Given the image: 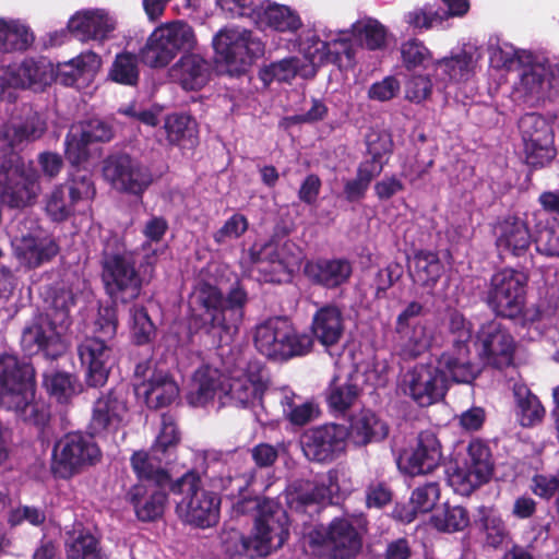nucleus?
Masks as SVG:
<instances>
[{"mask_svg": "<svg viewBox=\"0 0 559 559\" xmlns=\"http://www.w3.org/2000/svg\"><path fill=\"white\" fill-rule=\"evenodd\" d=\"M321 35L323 38L318 33H305L287 39L286 49L299 52L302 59L288 57L274 62L261 73V79L264 82L269 79L289 82L297 75L304 79L311 78L316 74L318 66L329 61L340 67L352 68L355 62V48L347 32L322 31Z\"/></svg>", "mask_w": 559, "mask_h": 559, "instance_id": "obj_1", "label": "nucleus"}, {"mask_svg": "<svg viewBox=\"0 0 559 559\" xmlns=\"http://www.w3.org/2000/svg\"><path fill=\"white\" fill-rule=\"evenodd\" d=\"M39 171L15 153L0 158V202L10 207H24L37 199L41 191L39 179L53 180L63 169L62 157L53 152L37 156Z\"/></svg>", "mask_w": 559, "mask_h": 559, "instance_id": "obj_2", "label": "nucleus"}, {"mask_svg": "<svg viewBox=\"0 0 559 559\" xmlns=\"http://www.w3.org/2000/svg\"><path fill=\"white\" fill-rule=\"evenodd\" d=\"M156 263L157 248L151 245L106 254L103 281L107 293L122 302L138 298L142 287L153 280Z\"/></svg>", "mask_w": 559, "mask_h": 559, "instance_id": "obj_3", "label": "nucleus"}, {"mask_svg": "<svg viewBox=\"0 0 559 559\" xmlns=\"http://www.w3.org/2000/svg\"><path fill=\"white\" fill-rule=\"evenodd\" d=\"M75 304V295L70 288L56 292L51 306L45 313L35 316L23 329L21 346L25 354H43L56 358L63 354L67 344L63 334L70 323V308Z\"/></svg>", "mask_w": 559, "mask_h": 559, "instance_id": "obj_4", "label": "nucleus"}, {"mask_svg": "<svg viewBox=\"0 0 559 559\" xmlns=\"http://www.w3.org/2000/svg\"><path fill=\"white\" fill-rule=\"evenodd\" d=\"M34 370L16 356H0V405L15 412L23 420L44 425L48 413L34 402Z\"/></svg>", "mask_w": 559, "mask_h": 559, "instance_id": "obj_5", "label": "nucleus"}, {"mask_svg": "<svg viewBox=\"0 0 559 559\" xmlns=\"http://www.w3.org/2000/svg\"><path fill=\"white\" fill-rule=\"evenodd\" d=\"M212 46L217 67L230 75L247 71L264 53L262 39L252 29L235 24L222 27Z\"/></svg>", "mask_w": 559, "mask_h": 559, "instance_id": "obj_6", "label": "nucleus"}, {"mask_svg": "<svg viewBox=\"0 0 559 559\" xmlns=\"http://www.w3.org/2000/svg\"><path fill=\"white\" fill-rule=\"evenodd\" d=\"M512 95L515 102L531 104L559 102V66L534 52L523 53Z\"/></svg>", "mask_w": 559, "mask_h": 559, "instance_id": "obj_7", "label": "nucleus"}, {"mask_svg": "<svg viewBox=\"0 0 559 559\" xmlns=\"http://www.w3.org/2000/svg\"><path fill=\"white\" fill-rule=\"evenodd\" d=\"M175 496L176 513L186 523L210 527L217 523L219 497L205 490L201 478L194 472H187L170 485Z\"/></svg>", "mask_w": 559, "mask_h": 559, "instance_id": "obj_8", "label": "nucleus"}, {"mask_svg": "<svg viewBox=\"0 0 559 559\" xmlns=\"http://www.w3.org/2000/svg\"><path fill=\"white\" fill-rule=\"evenodd\" d=\"M253 342L259 353L275 360L305 356L313 345L311 335L298 332L282 317L270 318L258 324Z\"/></svg>", "mask_w": 559, "mask_h": 559, "instance_id": "obj_9", "label": "nucleus"}, {"mask_svg": "<svg viewBox=\"0 0 559 559\" xmlns=\"http://www.w3.org/2000/svg\"><path fill=\"white\" fill-rule=\"evenodd\" d=\"M96 326L97 334L85 337L78 347L81 364L86 369V382L94 388L106 383L114 364L112 338L117 332L115 312L105 309Z\"/></svg>", "mask_w": 559, "mask_h": 559, "instance_id": "obj_10", "label": "nucleus"}, {"mask_svg": "<svg viewBox=\"0 0 559 559\" xmlns=\"http://www.w3.org/2000/svg\"><path fill=\"white\" fill-rule=\"evenodd\" d=\"M258 515L251 536L239 535L236 551L250 558L263 557L283 546L288 537L287 515L273 500L257 501Z\"/></svg>", "mask_w": 559, "mask_h": 559, "instance_id": "obj_11", "label": "nucleus"}, {"mask_svg": "<svg viewBox=\"0 0 559 559\" xmlns=\"http://www.w3.org/2000/svg\"><path fill=\"white\" fill-rule=\"evenodd\" d=\"M449 343L450 347L444 350L437 360L439 367L449 381L456 383H472L479 373V368L472 361L471 341L472 324L457 311L449 317Z\"/></svg>", "mask_w": 559, "mask_h": 559, "instance_id": "obj_12", "label": "nucleus"}, {"mask_svg": "<svg viewBox=\"0 0 559 559\" xmlns=\"http://www.w3.org/2000/svg\"><path fill=\"white\" fill-rule=\"evenodd\" d=\"M197 37L190 24L173 21L156 27L141 49L142 61L151 68L168 66L179 52H189L197 46Z\"/></svg>", "mask_w": 559, "mask_h": 559, "instance_id": "obj_13", "label": "nucleus"}, {"mask_svg": "<svg viewBox=\"0 0 559 559\" xmlns=\"http://www.w3.org/2000/svg\"><path fill=\"white\" fill-rule=\"evenodd\" d=\"M9 235L15 258L27 269L40 266L59 252L55 238L35 219L25 217L11 224Z\"/></svg>", "mask_w": 559, "mask_h": 559, "instance_id": "obj_14", "label": "nucleus"}, {"mask_svg": "<svg viewBox=\"0 0 559 559\" xmlns=\"http://www.w3.org/2000/svg\"><path fill=\"white\" fill-rule=\"evenodd\" d=\"M366 521L362 518L334 519L326 528L313 531L309 538L319 554L332 559H348L355 556L362 545Z\"/></svg>", "mask_w": 559, "mask_h": 559, "instance_id": "obj_15", "label": "nucleus"}, {"mask_svg": "<svg viewBox=\"0 0 559 559\" xmlns=\"http://www.w3.org/2000/svg\"><path fill=\"white\" fill-rule=\"evenodd\" d=\"M265 376L262 364L259 360L239 357L228 369L223 405L249 407L260 403L263 406Z\"/></svg>", "mask_w": 559, "mask_h": 559, "instance_id": "obj_16", "label": "nucleus"}, {"mask_svg": "<svg viewBox=\"0 0 559 559\" xmlns=\"http://www.w3.org/2000/svg\"><path fill=\"white\" fill-rule=\"evenodd\" d=\"M528 276L514 269H502L491 278L486 301L489 308L503 318L520 316L525 306Z\"/></svg>", "mask_w": 559, "mask_h": 559, "instance_id": "obj_17", "label": "nucleus"}, {"mask_svg": "<svg viewBox=\"0 0 559 559\" xmlns=\"http://www.w3.org/2000/svg\"><path fill=\"white\" fill-rule=\"evenodd\" d=\"M96 188L87 173L78 170L67 183L55 186L44 198L45 213L53 222H64L80 202L92 201Z\"/></svg>", "mask_w": 559, "mask_h": 559, "instance_id": "obj_18", "label": "nucleus"}, {"mask_svg": "<svg viewBox=\"0 0 559 559\" xmlns=\"http://www.w3.org/2000/svg\"><path fill=\"white\" fill-rule=\"evenodd\" d=\"M100 459V450L91 436L69 433L53 448L51 468L61 478H69Z\"/></svg>", "mask_w": 559, "mask_h": 559, "instance_id": "obj_19", "label": "nucleus"}, {"mask_svg": "<svg viewBox=\"0 0 559 559\" xmlns=\"http://www.w3.org/2000/svg\"><path fill=\"white\" fill-rule=\"evenodd\" d=\"M251 260L260 272L265 273V281L282 282L299 269L302 252L290 240H270L261 248L250 250Z\"/></svg>", "mask_w": 559, "mask_h": 559, "instance_id": "obj_20", "label": "nucleus"}, {"mask_svg": "<svg viewBox=\"0 0 559 559\" xmlns=\"http://www.w3.org/2000/svg\"><path fill=\"white\" fill-rule=\"evenodd\" d=\"M492 472L493 462L488 445L480 440H473L468 444L463 465L449 474L448 481L455 492L468 496L487 483Z\"/></svg>", "mask_w": 559, "mask_h": 559, "instance_id": "obj_21", "label": "nucleus"}, {"mask_svg": "<svg viewBox=\"0 0 559 559\" xmlns=\"http://www.w3.org/2000/svg\"><path fill=\"white\" fill-rule=\"evenodd\" d=\"M401 390L417 405L430 406L445 395L447 376L433 364H418L403 376Z\"/></svg>", "mask_w": 559, "mask_h": 559, "instance_id": "obj_22", "label": "nucleus"}, {"mask_svg": "<svg viewBox=\"0 0 559 559\" xmlns=\"http://www.w3.org/2000/svg\"><path fill=\"white\" fill-rule=\"evenodd\" d=\"M525 159L532 167H544L556 156L551 126L537 114H527L519 121Z\"/></svg>", "mask_w": 559, "mask_h": 559, "instance_id": "obj_23", "label": "nucleus"}, {"mask_svg": "<svg viewBox=\"0 0 559 559\" xmlns=\"http://www.w3.org/2000/svg\"><path fill=\"white\" fill-rule=\"evenodd\" d=\"M134 376L135 393L150 408L166 407L179 395V386L170 374L164 370H157L150 361L138 364Z\"/></svg>", "mask_w": 559, "mask_h": 559, "instance_id": "obj_24", "label": "nucleus"}, {"mask_svg": "<svg viewBox=\"0 0 559 559\" xmlns=\"http://www.w3.org/2000/svg\"><path fill=\"white\" fill-rule=\"evenodd\" d=\"M52 80V68L46 59H25L19 66H9L0 73V103H14L16 87H36Z\"/></svg>", "mask_w": 559, "mask_h": 559, "instance_id": "obj_25", "label": "nucleus"}, {"mask_svg": "<svg viewBox=\"0 0 559 559\" xmlns=\"http://www.w3.org/2000/svg\"><path fill=\"white\" fill-rule=\"evenodd\" d=\"M103 175L115 189L134 195H141L153 182L151 170L129 155L108 157Z\"/></svg>", "mask_w": 559, "mask_h": 559, "instance_id": "obj_26", "label": "nucleus"}, {"mask_svg": "<svg viewBox=\"0 0 559 559\" xmlns=\"http://www.w3.org/2000/svg\"><path fill=\"white\" fill-rule=\"evenodd\" d=\"M347 438L346 427L324 425L306 431L301 438V448L308 460L329 462L345 450Z\"/></svg>", "mask_w": 559, "mask_h": 559, "instance_id": "obj_27", "label": "nucleus"}, {"mask_svg": "<svg viewBox=\"0 0 559 559\" xmlns=\"http://www.w3.org/2000/svg\"><path fill=\"white\" fill-rule=\"evenodd\" d=\"M252 23L262 32L287 34L292 35V38L305 33H316L311 29L301 32L304 21L298 10L271 0H262Z\"/></svg>", "mask_w": 559, "mask_h": 559, "instance_id": "obj_28", "label": "nucleus"}, {"mask_svg": "<svg viewBox=\"0 0 559 559\" xmlns=\"http://www.w3.org/2000/svg\"><path fill=\"white\" fill-rule=\"evenodd\" d=\"M67 27L82 41L104 43L112 37L117 28V17L104 8L83 9L69 19Z\"/></svg>", "mask_w": 559, "mask_h": 559, "instance_id": "obj_29", "label": "nucleus"}, {"mask_svg": "<svg viewBox=\"0 0 559 559\" xmlns=\"http://www.w3.org/2000/svg\"><path fill=\"white\" fill-rule=\"evenodd\" d=\"M479 355L495 368H504L512 364L515 344L513 336L498 321L481 325L477 334Z\"/></svg>", "mask_w": 559, "mask_h": 559, "instance_id": "obj_30", "label": "nucleus"}, {"mask_svg": "<svg viewBox=\"0 0 559 559\" xmlns=\"http://www.w3.org/2000/svg\"><path fill=\"white\" fill-rule=\"evenodd\" d=\"M442 450L440 441L431 431L419 433L414 448L404 451L399 460V468L411 476L432 473L441 463Z\"/></svg>", "mask_w": 559, "mask_h": 559, "instance_id": "obj_31", "label": "nucleus"}, {"mask_svg": "<svg viewBox=\"0 0 559 559\" xmlns=\"http://www.w3.org/2000/svg\"><path fill=\"white\" fill-rule=\"evenodd\" d=\"M127 418L126 400L121 393L110 391L95 401L88 428L93 435L116 432L126 425Z\"/></svg>", "mask_w": 559, "mask_h": 559, "instance_id": "obj_32", "label": "nucleus"}, {"mask_svg": "<svg viewBox=\"0 0 559 559\" xmlns=\"http://www.w3.org/2000/svg\"><path fill=\"white\" fill-rule=\"evenodd\" d=\"M481 57L476 43L463 44L459 51L442 58L435 63V74L444 82H467L474 75L477 62Z\"/></svg>", "mask_w": 559, "mask_h": 559, "instance_id": "obj_33", "label": "nucleus"}, {"mask_svg": "<svg viewBox=\"0 0 559 559\" xmlns=\"http://www.w3.org/2000/svg\"><path fill=\"white\" fill-rule=\"evenodd\" d=\"M496 247L501 254L521 257L527 252L532 243L526 222L516 216H508L497 223L493 229Z\"/></svg>", "mask_w": 559, "mask_h": 559, "instance_id": "obj_34", "label": "nucleus"}, {"mask_svg": "<svg viewBox=\"0 0 559 559\" xmlns=\"http://www.w3.org/2000/svg\"><path fill=\"white\" fill-rule=\"evenodd\" d=\"M163 485L139 483L129 490L128 499L140 521L150 522L163 515L167 501Z\"/></svg>", "mask_w": 559, "mask_h": 559, "instance_id": "obj_35", "label": "nucleus"}, {"mask_svg": "<svg viewBox=\"0 0 559 559\" xmlns=\"http://www.w3.org/2000/svg\"><path fill=\"white\" fill-rule=\"evenodd\" d=\"M224 390L225 381H222V374L218 369L202 366L193 373L187 399L189 404L195 407L207 405L216 396L223 404Z\"/></svg>", "mask_w": 559, "mask_h": 559, "instance_id": "obj_36", "label": "nucleus"}, {"mask_svg": "<svg viewBox=\"0 0 559 559\" xmlns=\"http://www.w3.org/2000/svg\"><path fill=\"white\" fill-rule=\"evenodd\" d=\"M330 31L333 32L332 29ZM336 32H347L350 44L355 48V61H357V53L360 47H365L368 50H382L388 45V28L380 21L370 16L358 19L352 24L349 29H337Z\"/></svg>", "mask_w": 559, "mask_h": 559, "instance_id": "obj_37", "label": "nucleus"}, {"mask_svg": "<svg viewBox=\"0 0 559 559\" xmlns=\"http://www.w3.org/2000/svg\"><path fill=\"white\" fill-rule=\"evenodd\" d=\"M353 273L352 264L346 259H318L305 265L306 276L314 284L335 288L346 283Z\"/></svg>", "mask_w": 559, "mask_h": 559, "instance_id": "obj_38", "label": "nucleus"}, {"mask_svg": "<svg viewBox=\"0 0 559 559\" xmlns=\"http://www.w3.org/2000/svg\"><path fill=\"white\" fill-rule=\"evenodd\" d=\"M344 317L336 306L321 307L313 314L311 331L316 340L324 347L337 344L344 334Z\"/></svg>", "mask_w": 559, "mask_h": 559, "instance_id": "obj_39", "label": "nucleus"}, {"mask_svg": "<svg viewBox=\"0 0 559 559\" xmlns=\"http://www.w3.org/2000/svg\"><path fill=\"white\" fill-rule=\"evenodd\" d=\"M396 350L404 359H414L433 344L432 330L424 323L396 326Z\"/></svg>", "mask_w": 559, "mask_h": 559, "instance_id": "obj_40", "label": "nucleus"}, {"mask_svg": "<svg viewBox=\"0 0 559 559\" xmlns=\"http://www.w3.org/2000/svg\"><path fill=\"white\" fill-rule=\"evenodd\" d=\"M34 40V33L24 21L0 16V53L24 52Z\"/></svg>", "mask_w": 559, "mask_h": 559, "instance_id": "obj_41", "label": "nucleus"}, {"mask_svg": "<svg viewBox=\"0 0 559 559\" xmlns=\"http://www.w3.org/2000/svg\"><path fill=\"white\" fill-rule=\"evenodd\" d=\"M171 76L183 90H199L205 85L210 76V68L205 59L198 53H188L171 68Z\"/></svg>", "mask_w": 559, "mask_h": 559, "instance_id": "obj_42", "label": "nucleus"}, {"mask_svg": "<svg viewBox=\"0 0 559 559\" xmlns=\"http://www.w3.org/2000/svg\"><path fill=\"white\" fill-rule=\"evenodd\" d=\"M102 66L100 57L94 51H85L75 58L58 64V76L64 85L80 87V80L90 82Z\"/></svg>", "mask_w": 559, "mask_h": 559, "instance_id": "obj_43", "label": "nucleus"}, {"mask_svg": "<svg viewBox=\"0 0 559 559\" xmlns=\"http://www.w3.org/2000/svg\"><path fill=\"white\" fill-rule=\"evenodd\" d=\"M247 301V294L240 287L233 288L224 304L221 312L212 317V328H221L225 338L230 340L237 333L238 324L242 319V308Z\"/></svg>", "mask_w": 559, "mask_h": 559, "instance_id": "obj_44", "label": "nucleus"}, {"mask_svg": "<svg viewBox=\"0 0 559 559\" xmlns=\"http://www.w3.org/2000/svg\"><path fill=\"white\" fill-rule=\"evenodd\" d=\"M47 124L43 117L33 116L23 124H5L0 130V151L3 156L14 153L13 148L24 140H37L46 131Z\"/></svg>", "mask_w": 559, "mask_h": 559, "instance_id": "obj_45", "label": "nucleus"}, {"mask_svg": "<svg viewBox=\"0 0 559 559\" xmlns=\"http://www.w3.org/2000/svg\"><path fill=\"white\" fill-rule=\"evenodd\" d=\"M366 142L371 158L360 163L357 169V177L369 186L372 179L382 171L383 163L381 157L382 154L390 152L392 141L385 132H371L366 136Z\"/></svg>", "mask_w": 559, "mask_h": 559, "instance_id": "obj_46", "label": "nucleus"}, {"mask_svg": "<svg viewBox=\"0 0 559 559\" xmlns=\"http://www.w3.org/2000/svg\"><path fill=\"white\" fill-rule=\"evenodd\" d=\"M388 426L374 413L364 411L353 418L348 430V438L357 445H365L384 439Z\"/></svg>", "mask_w": 559, "mask_h": 559, "instance_id": "obj_47", "label": "nucleus"}, {"mask_svg": "<svg viewBox=\"0 0 559 559\" xmlns=\"http://www.w3.org/2000/svg\"><path fill=\"white\" fill-rule=\"evenodd\" d=\"M167 140L181 150H193L198 145V127L189 115L174 114L164 123Z\"/></svg>", "mask_w": 559, "mask_h": 559, "instance_id": "obj_48", "label": "nucleus"}, {"mask_svg": "<svg viewBox=\"0 0 559 559\" xmlns=\"http://www.w3.org/2000/svg\"><path fill=\"white\" fill-rule=\"evenodd\" d=\"M443 273V265L437 253L431 251L417 252L412 262L411 275L415 283L431 287Z\"/></svg>", "mask_w": 559, "mask_h": 559, "instance_id": "obj_49", "label": "nucleus"}, {"mask_svg": "<svg viewBox=\"0 0 559 559\" xmlns=\"http://www.w3.org/2000/svg\"><path fill=\"white\" fill-rule=\"evenodd\" d=\"M474 523L483 533L486 544L490 547H499L508 537L506 524L493 508H478Z\"/></svg>", "mask_w": 559, "mask_h": 559, "instance_id": "obj_50", "label": "nucleus"}, {"mask_svg": "<svg viewBox=\"0 0 559 559\" xmlns=\"http://www.w3.org/2000/svg\"><path fill=\"white\" fill-rule=\"evenodd\" d=\"M359 392L352 378L335 377L329 386L326 401L333 411L344 413L356 403Z\"/></svg>", "mask_w": 559, "mask_h": 559, "instance_id": "obj_51", "label": "nucleus"}, {"mask_svg": "<svg viewBox=\"0 0 559 559\" xmlns=\"http://www.w3.org/2000/svg\"><path fill=\"white\" fill-rule=\"evenodd\" d=\"M488 56L491 67L510 70L515 63L521 66L523 53H532L530 50L516 49L512 44L491 36L488 40Z\"/></svg>", "mask_w": 559, "mask_h": 559, "instance_id": "obj_52", "label": "nucleus"}, {"mask_svg": "<svg viewBox=\"0 0 559 559\" xmlns=\"http://www.w3.org/2000/svg\"><path fill=\"white\" fill-rule=\"evenodd\" d=\"M518 418L523 427H532L544 417L545 409L538 399L525 385L514 386Z\"/></svg>", "mask_w": 559, "mask_h": 559, "instance_id": "obj_53", "label": "nucleus"}, {"mask_svg": "<svg viewBox=\"0 0 559 559\" xmlns=\"http://www.w3.org/2000/svg\"><path fill=\"white\" fill-rule=\"evenodd\" d=\"M162 460L160 453L157 455L153 453L151 457L147 452L139 451L132 455L131 465L138 477L146 481L145 484H166L169 477L159 465Z\"/></svg>", "mask_w": 559, "mask_h": 559, "instance_id": "obj_54", "label": "nucleus"}, {"mask_svg": "<svg viewBox=\"0 0 559 559\" xmlns=\"http://www.w3.org/2000/svg\"><path fill=\"white\" fill-rule=\"evenodd\" d=\"M269 397L280 403L283 416L294 425H305L313 415L312 405L308 403L296 404V395L289 390L284 389L272 392Z\"/></svg>", "mask_w": 559, "mask_h": 559, "instance_id": "obj_55", "label": "nucleus"}, {"mask_svg": "<svg viewBox=\"0 0 559 559\" xmlns=\"http://www.w3.org/2000/svg\"><path fill=\"white\" fill-rule=\"evenodd\" d=\"M431 523L438 531L459 532L467 527L469 515L463 507L445 506L432 515Z\"/></svg>", "mask_w": 559, "mask_h": 559, "instance_id": "obj_56", "label": "nucleus"}, {"mask_svg": "<svg viewBox=\"0 0 559 559\" xmlns=\"http://www.w3.org/2000/svg\"><path fill=\"white\" fill-rule=\"evenodd\" d=\"M404 23L414 31L423 32L442 26L439 9L430 3L415 7L403 15Z\"/></svg>", "mask_w": 559, "mask_h": 559, "instance_id": "obj_57", "label": "nucleus"}, {"mask_svg": "<svg viewBox=\"0 0 559 559\" xmlns=\"http://www.w3.org/2000/svg\"><path fill=\"white\" fill-rule=\"evenodd\" d=\"M336 472L330 471L326 475L322 476L316 484L307 483L305 492L298 495L302 503L309 502H324L331 500L333 495L338 491L336 484Z\"/></svg>", "mask_w": 559, "mask_h": 559, "instance_id": "obj_58", "label": "nucleus"}, {"mask_svg": "<svg viewBox=\"0 0 559 559\" xmlns=\"http://www.w3.org/2000/svg\"><path fill=\"white\" fill-rule=\"evenodd\" d=\"M69 559H106L98 548L97 539L87 533L74 534L72 540L67 542Z\"/></svg>", "mask_w": 559, "mask_h": 559, "instance_id": "obj_59", "label": "nucleus"}, {"mask_svg": "<svg viewBox=\"0 0 559 559\" xmlns=\"http://www.w3.org/2000/svg\"><path fill=\"white\" fill-rule=\"evenodd\" d=\"M109 78L120 84L134 85L139 79L136 56L130 52L117 55L109 71Z\"/></svg>", "mask_w": 559, "mask_h": 559, "instance_id": "obj_60", "label": "nucleus"}, {"mask_svg": "<svg viewBox=\"0 0 559 559\" xmlns=\"http://www.w3.org/2000/svg\"><path fill=\"white\" fill-rule=\"evenodd\" d=\"M180 440V433L177 428L175 418L169 414H163L160 420V429L152 447V453L164 455L175 448Z\"/></svg>", "mask_w": 559, "mask_h": 559, "instance_id": "obj_61", "label": "nucleus"}, {"mask_svg": "<svg viewBox=\"0 0 559 559\" xmlns=\"http://www.w3.org/2000/svg\"><path fill=\"white\" fill-rule=\"evenodd\" d=\"M44 384L50 395L59 402H66L75 394L74 378L66 372H51L45 374Z\"/></svg>", "mask_w": 559, "mask_h": 559, "instance_id": "obj_62", "label": "nucleus"}, {"mask_svg": "<svg viewBox=\"0 0 559 559\" xmlns=\"http://www.w3.org/2000/svg\"><path fill=\"white\" fill-rule=\"evenodd\" d=\"M130 328L133 340L138 344L147 343L154 335L155 328L143 307H133L130 310Z\"/></svg>", "mask_w": 559, "mask_h": 559, "instance_id": "obj_63", "label": "nucleus"}, {"mask_svg": "<svg viewBox=\"0 0 559 559\" xmlns=\"http://www.w3.org/2000/svg\"><path fill=\"white\" fill-rule=\"evenodd\" d=\"M535 245L539 253L559 258V222L554 219L551 224L538 229Z\"/></svg>", "mask_w": 559, "mask_h": 559, "instance_id": "obj_64", "label": "nucleus"}]
</instances>
